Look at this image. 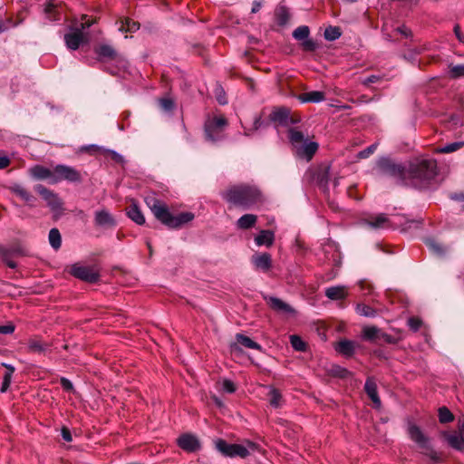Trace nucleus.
<instances>
[{
    "label": "nucleus",
    "mask_w": 464,
    "mask_h": 464,
    "mask_svg": "<svg viewBox=\"0 0 464 464\" xmlns=\"http://www.w3.org/2000/svg\"><path fill=\"white\" fill-rule=\"evenodd\" d=\"M438 174V164L433 159L418 158L408 165V186L425 188Z\"/></svg>",
    "instance_id": "obj_1"
},
{
    "label": "nucleus",
    "mask_w": 464,
    "mask_h": 464,
    "mask_svg": "<svg viewBox=\"0 0 464 464\" xmlns=\"http://www.w3.org/2000/svg\"><path fill=\"white\" fill-rule=\"evenodd\" d=\"M221 195L227 203L243 209H249L262 201L260 190L248 185L232 186Z\"/></svg>",
    "instance_id": "obj_2"
},
{
    "label": "nucleus",
    "mask_w": 464,
    "mask_h": 464,
    "mask_svg": "<svg viewBox=\"0 0 464 464\" xmlns=\"http://www.w3.org/2000/svg\"><path fill=\"white\" fill-rule=\"evenodd\" d=\"M146 202L155 218L170 228H179L195 218L191 212H182L174 216L163 201L153 197L147 198Z\"/></svg>",
    "instance_id": "obj_3"
},
{
    "label": "nucleus",
    "mask_w": 464,
    "mask_h": 464,
    "mask_svg": "<svg viewBox=\"0 0 464 464\" xmlns=\"http://www.w3.org/2000/svg\"><path fill=\"white\" fill-rule=\"evenodd\" d=\"M407 433L409 438L422 450V454L426 455L434 462L441 461V454L432 448L429 437L423 433L419 426L409 421L407 425Z\"/></svg>",
    "instance_id": "obj_4"
},
{
    "label": "nucleus",
    "mask_w": 464,
    "mask_h": 464,
    "mask_svg": "<svg viewBox=\"0 0 464 464\" xmlns=\"http://www.w3.org/2000/svg\"><path fill=\"white\" fill-rule=\"evenodd\" d=\"M216 448L226 457H247L250 452L259 450V446L252 441L247 440L246 445L242 444H229L222 439L216 440Z\"/></svg>",
    "instance_id": "obj_5"
},
{
    "label": "nucleus",
    "mask_w": 464,
    "mask_h": 464,
    "mask_svg": "<svg viewBox=\"0 0 464 464\" xmlns=\"http://www.w3.org/2000/svg\"><path fill=\"white\" fill-rule=\"evenodd\" d=\"M378 168L382 174L395 179L398 184L408 186V166L396 163L389 158H382L378 161Z\"/></svg>",
    "instance_id": "obj_6"
},
{
    "label": "nucleus",
    "mask_w": 464,
    "mask_h": 464,
    "mask_svg": "<svg viewBox=\"0 0 464 464\" xmlns=\"http://www.w3.org/2000/svg\"><path fill=\"white\" fill-rule=\"evenodd\" d=\"M63 180H66L71 183H81L82 181V178L80 171L75 168L64 164H58L53 168V184H56Z\"/></svg>",
    "instance_id": "obj_7"
},
{
    "label": "nucleus",
    "mask_w": 464,
    "mask_h": 464,
    "mask_svg": "<svg viewBox=\"0 0 464 464\" xmlns=\"http://www.w3.org/2000/svg\"><path fill=\"white\" fill-rule=\"evenodd\" d=\"M227 125V120L222 116H216L205 123L206 139L216 142L223 139L224 128Z\"/></svg>",
    "instance_id": "obj_8"
},
{
    "label": "nucleus",
    "mask_w": 464,
    "mask_h": 464,
    "mask_svg": "<svg viewBox=\"0 0 464 464\" xmlns=\"http://www.w3.org/2000/svg\"><path fill=\"white\" fill-rule=\"evenodd\" d=\"M69 273L75 278L88 283H95L99 280L100 277L99 273L93 268L82 266L79 263L72 265Z\"/></svg>",
    "instance_id": "obj_9"
},
{
    "label": "nucleus",
    "mask_w": 464,
    "mask_h": 464,
    "mask_svg": "<svg viewBox=\"0 0 464 464\" xmlns=\"http://www.w3.org/2000/svg\"><path fill=\"white\" fill-rule=\"evenodd\" d=\"M63 39L67 48L72 51H75L90 42L88 31H70L64 34Z\"/></svg>",
    "instance_id": "obj_10"
},
{
    "label": "nucleus",
    "mask_w": 464,
    "mask_h": 464,
    "mask_svg": "<svg viewBox=\"0 0 464 464\" xmlns=\"http://www.w3.org/2000/svg\"><path fill=\"white\" fill-rule=\"evenodd\" d=\"M310 31H293V37L297 40L304 52H314L320 48L321 42L309 35Z\"/></svg>",
    "instance_id": "obj_11"
},
{
    "label": "nucleus",
    "mask_w": 464,
    "mask_h": 464,
    "mask_svg": "<svg viewBox=\"0 0 464 464\" xmlns=\"http://www.w3.org/2000/svg\"><path fill=\"white\" fill-rule=\"evenodd\" d=\"M35 191L46 201L48 207L52 210H60L63 207V202L57 194L47 188L42 184L34 187Z\"/></svg>",
    "instance_id": "obj_12"
},
{
    "label": "nucleus",
    "mask_w": 464,
    "mask_h": 464,
    "mask_svg": "<svg viewBox=\"0 0 464 464\" xmlns=\"http://www.w3.org/2000/svg\"><path fill=\"white\" fill-rule=\"evenodd\" d=\"M64 13L61 0H48L44 5V14L50 21L60 20Z\"/></svg>",
    "instance_id": "obj_13"
},
{
    "label": "nucleus",
    "mask_w": 464,
    "mask_h": 464,
    "mask_svg": "<svg viewBox=\"0 0 464 464\" xmlns=\"http://www.w3.org/2000/svg\"><path fill=\"white\" fill-rule=\"evenodd\" d=\"M93 51L97 55V59L101 62L121 60L118 52L111 45L107 44H102L95 46Z\"/></svg>",
    "instance_id": "obj_14"
},
{
    "label": "nucleus",
    "mask_w": 464,
    "mask_h": 464,
    "mask_svg": "<svg viewBox=\"0 0 464 464\" xmlns=\"http://www.w3.org/2000/svg\"><path fill=\"white\" fill-rule=\"evenodd\" d=\"M274 16L276 24L279 26H286L292 18L291 8L285 4V1H281L275 8Z\"/></svg>",
    "instance_id": "obj_15"
},
{
    "label": "nucleus",
    "mask_w": 464,
    "mask_h": 464,
    "mask_svg": "<svg viewBox=\"0 0 464 464\" xmlns=\"http://www.w3.org/2000/svg\"><path fill=\"white\" fill-rule=\"evenodd\" d=\"M265 300L270 306L272 310L278 314L294 315L295 314V310L287 303L284 302L282 299L275 296L265 297Z\"/></svg>",
    "instance_id": "obj_16"
},
{
    "label": "nucleus",
    "mask_w": 464,
    "mask_h": 464,
    "mask_svg": "<svg viewBox=\"0 0 464 464\" xmlns=\"http://www.w3.org/2000/svg\"><path fill=\"white\" fill-rule=\"evenodd\" d=\"M443 437L452 449L464 451V422L459 426V432H444Z\"/></svg>",
    "instance_id": "obj_17"
},
{
    "label": "nucleus",
    "mask_w": 464,
    "mask_h": 464,
    "mask_svg": "<svg viewBox=\"0 0 464 464\" xmlns=\"http://www.w3.org/2000/svg\"><path fill=\"white\" fill-rule=\"evenodd\" d=\"M271 121L279 123L282 126H288L295 123L290 117V110L286 107H279L275 109L270 114Z\"/></svg>",
    "instance_id": "obj_18"
},
{
    "label": "nucleus",
    "mask_w": 464,
    "mask_h": 464,
    "mask_svg": "<svg viewBox=\"0 0 464 464\" xmlns=\"http://www.w3.org/2000/svg\"><path fill=\"white\" fill-rule=\"evenodd\" d=\"M94 223L97 227L110 228L116 227V221L111 214L106 209H101L94 214Z\"/></svg>",
    "instance_id": "obj_19"
},
{
    "label": "nucleus",
    "mask_w": 464,
    "mask_h": 464,
    "mask_svg": "<svg viewBox=\"0 0 464 464\" xmlns=\"http://www.w3.org/2000/svg\"><path fill=\"white\" fill-rule=\"evenodd\" d=\"M317 150V142L305 140L298 148L295 149V152L299 158L304 159L307 161H309L312 160L313 156L315 154Z\"/></svg>",
    "instance_id": "obj_20"
},
{
    "label": "nucleus",
    "mask_w": 464,
    "mask_h": 464,
    "mask_svg": "<svg viewBox=\"0 0 464 464\" xmlns=\"http://www.w3.org/2000/svg\"><path fill=\"white\" fill-rule=\"evenodd\" d=\"M365 224L373 229H384L392 227L390 219L385 214L371 216L364 220Z\"/></svg>",
    "instance_id": "obj_21"
},
{
    "label": "nucleus",
    "mask_w": 464,
    "mask_h": 464,
    "mask_svg": "<svg viewBox=\"0 0 464 464\" xmlns=\"http://www.w3.org/2000/svg\"><path fill=\"white\" fill-rule=\"evenodd\" d=\"M178 445L182 450L194 452L200 447L198 440L191 434H183L178 439Z\"/></svg>",
    "instance_id": "obj_22"
},
{
    "label": "nucleus",
    "mask_w": 464,
    "mask_h": 464,
    "mask_svg": "<svg viewBox=\"0 0 464 464\" xmlns=\"http://www.w3.org/2000/svg\"><path fill=\"white\" fill-rule=\"evenodd\" d=\"M29 172L34 179L40 180L47 179L51 184H53V169L52 170L42 165H34L29 169Z\"/></svg>",
    "instance_id": "obj_23"
},
{
    "label": "nucleus",
    "mask_w": 464,
    "mask_h": 464,
    "mask_svg": "<svg viewBox=\"0 0 464 464\" xmlns=\"http://www.w3.org/2000/svg\"><path fill=\"white\" fill-rule=\"evenodd\" d=\"M252 263L256 269L266 272L272 266L271 255L268 253L256 254L252 256Z\"/></svg>",
    "instance_id": "obj_24"
},
{
    "label": "nucleus",
    "mask_w": 464,
    "mask_h": 464,
    "mask_svg": "<svg viewBox=\"0 0 464 464\" xmlns=\"http://www.w3.org/2000/svg\"><path fill=\"white\" fill-rule=\"evenodd\" d=\"M334 349L345 357H352L355 353L356 343L348 339H342L335 344Z\"/></svg>",
    "instance_id": "obj_25"
},
{
    "label": "nucleus",
    "mask_w": 464,
    "mask_h": 464,
    "mask_svg": "<svg viewBox=\"0 0 464 464\" xmlns=\"http://www.w3.org/2000/svg\"><path fill=\"white\" fill-rule=\"evenodd\" d=\"M364 390H365V392L367 393V395L369 396V398L373 402L374 406L379 409L382 405V402H381V399L378 395L377 384L372 378H371V377L367 378L365 384H364Z\"/></svg>",
    "instance_id": "obj_26"
},
{
    "label": "nucleus",
    "mask_w": 464,
    "mask_h": 464,
    "mask_svg": "<svg viewBox=\"0 0 464 464\" xmlns=\"http://www.w3.org/2000/svg\"><path fill=\"white\" fill-rule=\"evenodd\" d=\"M10 190L24 200L28 206H34L36 198L22 185L14 184L10 188Z\"/></svg>",
    "instance_id": "obj_27"
},
{
    "label": "nucleus",
    "mask_w": 464,
    "mask_h": 464,
    "mask_svg": "<svg viewBox=\"0 0 464 464\" xmlns=\"http://www.w3.org/2000/svg\"><path fill=\"white\" fill-rule=\"evenodd\" d=\"M325 296L331 300H343L347 295V289L344 285H335L325 289Z\"/></svg>",
    "instance_id": "obj_28"
},
{
    "label": "nucleus",
    "mask_w": 464,
    "mask_h": 464,
    "mask_svg": "<svg viewBox=\"0 0 464 464\" xmlns=\"http://www.w3.org/2000/svg\"><path fill=\"white\" fill-rule=\"evenodd\" d=\"M275 241V233L272 230H261L255 237L257 246H271Z\"/></svg>",
    "instance_id": "obj_29"
},
{
    "label": "nucleus",
    "mask_w": 464,
    "mask_h": 464,
    "mask_svg": "<svg viewBox=\"0 0 464 464\" xmlns=\"http://www.w3.org/2000/svg\"><path fill=\"white\" fill-rule=\"evenodd\" d=\"M299 100L302 102H321L325 100V94L320 91H312L308 92L302 93L299 96Z\"/></svg>",
    "instance_id": "obj_30"
},
{
    "label": "nucleus",
    "mask_w": 464,
    "mask_h": 464,
    "mask_svg": "<svg viewBox=\"0 0 464 464\" xmlns=\"http://www.w3.org/2000/svg\"><path fill=\"white\" fill-rule=\"evenodd\" d=\"M127 216L138 225L145 223V218L137 204L132 203L127 208Z\"/></svg>",
    "instance_id": "obj_31"
},
{
    "label": "nucleus",
    "mask_w": 464,
    "mask_h": 464,
    "mask_svg": "<svg viewBox=\"0 0 464 464\" xmlns=\"http://www.w3.org/2000/svg\"><path fill=\"white\" fill-rule=\"evenodd\" d=\"M257 221V217L254 214H245L240 217L236 225L239 229H249L253 227Z\"/></svg>",
    "instance_id": "obj_32"
},
{
    "label": "nucleus",
    "mask_w": 464,
    "mask_h": 464,
    "mask_svg": "<svg viewBox=\"0 0 464 464\" xmlns=\"http://www.w3.org/2000/svg\"><path fill=\"white\" fill-rule=\"evenodd\" d=\"M288 139L295 150L306 140L304 133L295 128L288 130Z\"/></svg>",
    "instance_id": "obj_33"
},
{
    "label": "nucleus",
    "mask_w": 464,
    "mask_h": 464,
    "mask_svg": "<svg viewBox=\"0 0 464 464\" xmlns=\"http://www.w3.org/2000/svg\"><path fill=\"white\" fill-rule=\"evenodd\" d=\"M464 146V141H456L452 143L446 144L444 146L437 147L434 149V153L437 154H449L455 152Z\"/></svg>",
    "instance_id": "obj_34"
},
{
    "label": "nucleus",
    "mask_w": 464,
    "mask_h": 464,
    "mask_svg": "<svg viewBox=\"0 0 464 464\" xmlns=\"http://www.w3.org/2000/svg\"><path fill=\"white\" fill-rule=\"evenodd\" d=\"M381 330L377 326H365L362 332V337L365 341L373 342L381 336Z\"/></svg>",
    "instance_id": "obj_35"
},
{
    "label": "nucleus",
    "mask_w": 464,
    "mask_h": 464,
    "mask_svg": "<svg viewBox=\"0 0 464 464\" xmlns=\"http://www.w3.org/2000/svg\"><path fill=\"white\" fill-rule=\"evenodd\" d=\"M49 349V344L38 339H31L28 341V350L31 353H44Z\"/></svg>",
    "instance_id": "obj_36"
},
{
    "label": "nucleus",
    "mask_w": 464,
    "mask_h": 464,
    "mask_svg": "<svg viewBox=\"0 0 464 464\" xmlns=\"http://www.w3.org/2000/svg\"><path fill=\"white\" fill-rule=\"evenodd\" d=\"M236 340L239 344H241L246 348L254 349V350H257V351L262 350V347L259 343H257L256 342L253 341L248 336H246L242 334H237L236 335Z\"/></svg>",
    "instance_id": "obj_37"
},
{
    "label": "nucleus",
    "mask_w": 464,
    "mask_h": 464,
    "mask_svg": "<svg viewBox=\"0 0 464 464\" xmlns=\"http://www.w3.org/2000/svg\"><path fill=\"white\" fill-rule=\"evenodd\" d=\"M49 243L54 250H58L62 246V237L60 231L53 227L49 231Z\"/></svg>",
    "instance_id": "obj_38"
},
{
    "label": "nucleus",
    "mask_w": 464,
    "mask_h": 464,
    "mask_svg": "<svg viewBox=\"0 0 464 464\" xmlns=\"http://www.w3.org/2000/svg\"><path fill=\"white\" fill-rule=\"evenodd\" d=\"M94 24H96L95 18H93L88 14H83L81 17V21H80L79 24H75L74 26L70 27L69 29H88Z\"/></svg>",
    "instance_id": "obj_39"
},
{
    "label": "nucleus",
    "mask_w": 464,
    "mask_h": 464,
    "mask_svg": "<svg viewBox=\"0 0 464 464\" xmlns=\"http://www.w3.org/2000/svg\"><path fill=\"white\" fill-rule=\"evenodd\" d=\"M356 312L360 315L365 316V317H374L377 314V312L375 309H373L370 305H367L364 304H358L356 305Z\"/></svg>",
    "instance_id": "obj_40"
},
{
    "label": "nucleus",
    "mask_w": 464,
    "mask_h": 464,
    "mask_svg": "<svg viewBox=\"0 0 464 464\" xmlns=\"http://www.w3.org/2000/svg\"><path fill=\"white\" fill-rule=\"evenodd\" d=\"M269 402L274 408H278L282 404V394L276 389H271L269 392Z\"/></svg>",
    "instance_id": "obj_41"
},
{
    "label": "nucleus",
    "mask_w": 464,
    "mask_h": 464,
    "mask_svg": "<svg viewBox=\"0 0 464 464\" xmlns=\"http://www.w3.org/2000/svg\"><path fill=\"white\" fill-rule=\"evenodd\" d=\"M439 420L440 423H449L454 420V416L447 407H440L439 409Z\"/></svg>",
    "instance_id": "obj_42"
},
{
    "label": "nucleus",
    "mask_w": 464,
    "mask_h": 464,
    "mask_svg": "<svg viewBox=\"0 0 464 464\" xmlns=\"http://www.w3.org/2000/svg\"><path fill=\"white\" fill-rule=\"evenodd\" d=\"M290 343L295 351L304 352L306 349V343L298 335H291Z\"/></svg>",
    "instance_id": "obj_43"
},
{
    "label": "nucleus",
    "mask_w": 464,
    "mask_h": 464,
    "mask_svg": "<svg viewBox=\"0 0 464 464\" xmlns=\"http://www.w3.org/2000/svg\"><path fill=\"white\" fill-rule=\"evenodd\" d=\"M1 259L10 268H16L17 264L11 259V251L9 249L2 248L0 251Z\"/></svg>",
    "instance_id": "obj_44"
},
{
    "label": "nucleus",
    "mask_w": 464,
    "mask_h": 464,
    "mask_svg": "<svg viewBox=\"0 0 464 464\" xmlns=\"http://www.w3.org/2000/svg\"><path fill=\"white\" fill-rule=\"evenodd\" d=\"M428 247L435 254L442 256L445 254V248L434 239H428L426 241Z\"/></svg>",
    "instance_id": "obj_45"
},
{
    "label": "nucleus",
    "mask_w": 464,
    "mask_h": 464,
    "mask_svg": "<svg viewBox=\"0 0 464 464\" xmlns=\"http://www.w3.org/2000/svg\"><path fill=\"white\" fill-rule=\"evenodd\" d=\"M450 74L451 78L464 77V64L450 65Z\"/></svg>",
    "instance_id": "obj_46"
},
{
    "label": "nucleus",
    "mask_w": 464,
    "mask_h": 464,
    "mask_svg": "<svg viewBox=\"0 0 464 464\" xmlns=\"http://www.w3.org/2000/svg\"><path fill=\"white\" fill-rule=\"evenodd\" d=\"M408 326L413 332L419 331L422 324V321L418 317H410L407 322Z\"/></svg>",
    "instance_id": "obj_47"
},
{
    "label": "nucleus",
    "mask_w": 464,
    "mask_h": 464,
    "mask_svg": "<svg viewBox=\"0 0 464 464\" xmlns=\"http://www.w3.org/2000/svg\"><path fill=\"white\" fill-rule=\"evenodd\" d=\"M160 104L165 111H171L175 108L174 102L169 98L160 99Z\"/></svg>",
    "instance_id": "obj_48"
},
{
    "label": "nucleus",
    "mask_w": 464,
    "mask_h": 464,
    "mask_svg": "<svg viewBox=\"0 0 464 464\" xmlns=\"http://www.w3.org/2000/svg\"><path fill=\"white\" fill-rule=\"evenodd\" d=\"M376 148H377L376 143L368 146L366 149H364L359 152V157L361 159L368 158L371 154H372L375 151Z\"/></svg>",
    "instance_id": "obj_49"
},
{
    "label": "nucleus",
    "mask_w": 464,
    "mask_h": 464,
    "mask_svg": "<svg viewBox=\"0 0 464 464\" xmlns=\"http://www.w3.org/2000/svg\"><path fill=\"white\" fill-rule=\"evenodd\" d=\"M216 95H217V100L219 104L225 105L227 103V101L225 96V92L221 86L217 87Z\"/></svg>",
    "instance_id": "obj_50"
},
{
    "label": "nucleus",
    "mask_w": 464,
    "mask_h": 464,
    "mask_svg": "<svg viewBox=\"0 0 464 464\" xmlns=\"http://www.w3.org/2000/svg\"><path fill=\"white\" fill-rule=\"evenodd\" d=\"M11 382H12V376H10V373H5L3 382H2V385L0 388V392H5L8 390V388L11 384Z\"/></svg>",
    "instance_id": "obj_51"
},
{
    "label": "nucleus",
    "mask_w": 464,
    "mask_h": 464,
    "mask_svg": "<svg viewBox=\"0 0 464 464\" xmlns=\"http://www.w3.org/2000/svg\"><path fill=\"white\" fill-rule=\"evenodd\" d=\"M222 389L226 392L233 393L236 391V386L230 380H224L222 382Z\"/></svg>",
    "instance_id": "obj_52"
},
{
    "label": "nucleus",
    "mask_w": 464,
    "mask_h": 464,
    "mask_svg": "<svg viewBox=\"0 0 464 464\" xmlns=\"http://www.w3.org/2000/svg\"><path fill=\"white\" fill-rule=\"evenodd\" d=\"M324 36L328 41H334L341 36V31H324Z\"/></svg>",
    "instance_id": "obj_53"
},
{
    "label": "nucleus",
    "mask_w": 464,
    "mask_h": 464,
    "mask_svg": "<svg viewBox=\"0 0 464 464\" xmlns=\"http://www.w3.org/2000/svg\"><path fill=\"white\" fill-rule=\"evenodd\" d=\"M125 26L127 27V29H134L135 27L139 28L140 24L135 21L127 18L124 21H121V25L119 29H124Z\"/></svg>",
    "instance_id": "obj_54"
},
{
    "label": "nucleus",
    "mask_w": 464,
    "mask_h": 464,
    "mask_svg": "<svg viewBox=\"0 0 464 464\" xmlns=\"http://www.w3.org/2000/svg\"><path fill=\"white\" fill-rule=\"evenodd\" d=\"M60 383H61L62 387L63 388V390H65L66 392L73 391V385H72V382L70 380H68L67 378L62 377L60 380Z\"/></svg>",
    "instance_id": "obj_55"
},
{
    "label": "nucleus",
    "mask_w": 464,
    "mask_h": 464,
    "mask_svg": "<svg viewBox=\"0 0 464 464\" xmlns=\"http://www.w3.org/2000/svg\"><path fill=\"white\" fill-rule=\"evenodd\" d=\"M14 325L13 324H7L5 325H0V334H11L14 332Z\"/></svg>",
    "instance_id": "obj_56"
},
{
    "label": "nucleus",
    "mask_w": 464,
    "mask_h": 464,
    "mask_svg": "<svg viewBox=\"0 0 464 464\" xmlns=\"http://www.w3.org/2000/svg\"><path fill=\"white\" fill-rule=\"evenodd\" d=\"M61 434H62L63 439L65 441H67V442L72 441V434H71V431H70V430L68 428L63 427L62 430H61Z\"/></svg>",
    "instance_id": "obj_57"
},
{
    "label": "nucleus",
    "mask_w": 464,
    "mask_h": 464,
    "mask_svg": "<svg viewBox=\"0 0 464 464\" xmlns=\"http://www.w3.org/2000/svg\"><path fill=\"white\" fill-rule=\"evenodd\" d=\"M380 338L383 339L385 343H397V340L396 338H394L393 336L388 334H385V333H381V336Z\"/></svg>",
    "instance_id": "obj_58"
},
{
    "label": "nucleus",
    "mask_w": 464,
    "mask_h": 464,
    "mask_svg": "<svg viewBox=\"0 0 464 464\" xmlns=\"http://www.w3.org/2000/svg\"><path fill=\"white\" fill-rule=\"evenodd\" d=\"M330 178V167H326L321 175L320 181L323 183H328Z\"/></svg>",
    "instance_id": "obj_59"
},
{
    "label": "nucleus",
    "mask_w": 464,
    "mask_h": 464,
    "mask_svg": "<svg viewBox=\"0 0 464 464\" xmlns=\"http://www.w3.org/2000/svg\"><path fill=\"white\" fill-rule=\"evenodd\" d=\"M334 373L342 378H344L346 377L350 372L348 370H346L345 368H342V367H336V369L334 370Z\"/></svg>",
    "instance_id": "obj_60"
},
{
    "label": "nucleus",
    "mask_w": 464,
    "mask_h": 464,
    "mask_svg": "<svg viewBox=\"0 0 464 464\" xmlns=\"http://www.w3.org/2000/svg\"><path fill=\"white\" fill-rule=\"evenodd\" d=\"M10 164V159L6 156L0 157V169L7 168Z\"/></svg>",
    "instance_id": "obj_61"
},
{
    "label": "nucleus",
    "mask_w": 464,
    "mask_h": 464,
    "mask_svg": "<svg viewBox=\"0 0 464 464\" xmlns=\"http://www.w3.org/2000/svg\"><path fill=\"white\" fill-rule=\"evenodd\" d=\"M380 80V77L377 75H371L363 80V84L368 85L371 83L377 82Z\"/></svg>",
    "instance_id": "obj_62"
},
{
    "label": "nucleus",
    "mask_w": 464,
    "mask_h": 464,
    "mask_svg": "<svg viewBox=\"0 0 464 464\" xmlns=\"http://www.w3.org/2000/svg\"><path fill=\"white\" fill-rule=\"evenodd\" d=\"M110 154H111L112 160H114L115 161L121 162V163L124 161L123 157L121 154H119L118 152H116L114 150H111Z\"/></svg>",
    "instance_id": "obj_63"
},
{
    "label": "nucleus",
    "mask_w": 464,
    "mask_h": 464,
    "mask_svg": "<svg viewBox=\"0 0 464 464\" xmlns=\"http://www.w3.org/2000/svg\"><path fill=\"white\" fill-rule=\"evenodd\" d=\"M262 7V2L260 1H254L252 5L251 13L256 14L257 13Z\"/></svg>",
    "instance_id": "obj_64"
}]
</instances>
